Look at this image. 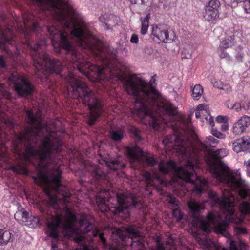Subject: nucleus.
Wrapping results in <instances>:
<instances>
[{"label":"nucleus","mask_w":250,"mask_h":250,"mask_svg":"<svg viewBox=\"0 0 250 250\" xmlns=\"http://www.w3.org/2000/svg\"><path fill=\"white\" fill-rule=\"evenodd\" d=\"M227 155L226 149H220L214 151L212 157L207 160L210 172L218 180L225 182L232 189L241 188L245 186L239 176L234 175L225 166L221 159Z\"/></svg>","instance_id":"6"},{"label":"nucleus","mask_w":250,"mask_h":250,"mask_svg":"<svg viewBox=\"0 0 250 250\" xmlns=\"http://www.w3.org/2000/svg\"><path fill=\"white\" fill-rule=\"evenodd\" d=\"M226 118L223 116L219 115L216 118V121L218 123H224L226 121Z\"/></svg>","instance_id":"51"},{"label":"nucleus","mask_w":250,"mask_h":250,"mask_svg":"<svg viewBox=\"0 0 250 250\" xmlns=\"http://www.w3.org/2000/svg\"><path fill=\"white\" fill-rule=\"evenodd\" d=\"M0 121L3 122L5 124H7V122H9V121H7V119L5 117V114L3 112L0 111Z\"/></svg>","instance_id":"50"},{"label":"nucleus","mask_w":250,"mask_h":250,"mask_svg":"<svg viewBox=\"0 0 250 250\" xmlns=\"http://www.w3.org/2000/svg\"><path fill=\"white\" fill-rule=\"evenodd\" d=\"M221 3L218 0L209 1L205 5L203 11V17L208 21H213L219 17V9Z\"/></svg>","instance_id":"12"},{"label":"nucleus","mask_w":250,"mask_h":250,"mask_svg":"<svg viewBox=\"0 0 250 250\" xmlns=\"http://www.w3.org/2000/svg\"><path fill=\"white\" fill-rule=\"evenodd\" d=\"M0 47L6 43H9L13 40V34L9 29H0Z\"/></svg>","instance_id":"22"},{"label":"nucleus","mask_w":250,"mask_h":250,"mask_svg":"<svg viewBox=\"0 0 250 250\" xmlns=\"http://www.w3.org/2000/svg\"><path fill=\"white\" fill-rule=\"evenodd\" d=\"M244 245L240 244L237 245L233 241H231L230 245V250H242Z\"/></svg>","instance_id":"39"},{"label":"nucleus","mask_w":250,"mask_h":250,"mask_svg":"<svg viewBox=\"0 0 250 250\" xmlns=\"http://www.w3.org/2000/svg\"><path fill=\"white\" fill-rule=\"evenodd\" d=\"M243 167L246 169L247 175L250 177V159L244 161Z\"/></svg>","instance_id":"40"},{"label":"nucleus","mask_w":250,"mask_h":250,"mask_svg":"<svg viewBox=\"0 0 250 250\" xmlns=\"http://www.w3.org/2000/svg\"><path fill=\"white\" fill-rule=\"evenodd\" d=\"M239 195L242 198H245L248 195V191L246 189L242 188L239 191Z\"/></svg>","instance_id":"48"},{"label":"nucleus","mask_w":250,"mask_h":250,"mask_svg":"<svg viewBox=\"0 0 250 250\" xmlns=\"http://www.w3.org/2000/svg\"><path fill=\"white\" fill-rule=\"evenodd\" d=\"M44 192L45 194L49 197V201L48 204L50 206H52L53 208H55L57 207V199L55 196H53L51 194L50 190L49 188H47L45 189Z\"/></svg>","instance_id":"31"},{"label":"nucleus","mask_w":250,"mask_h":250,"mask_svg":"<svg viewBox=\"0 0 250 250\" xmlns=\"http://www.w3.org/2000/svg\"><path fill=\"white\" fill-rule=\"evenodd\" d=\"M225 49L218 48V54L219 57L222 59H226L228 61L231 60V58L229 55V54L225 51Z\"/></svg>","instance_id":"35"},{"label":"nucleus","mask_w":250,"mask_h":250,"mask_svg":"<svg viewBox=\"0 0 250 250\" xmlns=\"http://www.w3.org/2000/svg\"><path fill=\"white\" fill-rule=\"evenodd\" d=\"M10 97L9 92L4 84H0V99L6 98L8 99Z\"/></svg>","instance_id":"34"},{"label":"nucleus","mask_w":250,"mask_h":250,"mask_svg":"<svg viewBox=\"0 0 250 250\" xmlns=\"http://www.w3.org/2000/svg\"><path fill=\"white\" fill-rule=\"evenodd\" d=\"M214 222V216L212 214L209 213L207 216L206 219H202V218L198 216L193 221L194 224L199 229L204 232H207L209 230V225Z\"/></svg>","instance_id":"17"},{"label":"nucleus","mask_w":250,"mask_h":250,"mask_svg":"<svg viewBox=\"0 0 250 250\" xmlns=\"http://www.w3.org/2000/svg\"><path fill=\"white\" fill-rule=\"evenodd\" d=\"M52 248L53 250H58V246L55 244H53L52 245Z\"/></svg>","instance_id":"60"},{"label":"nucleus","mask_w":250,"mask_h":250,"mask_svg":"<svg viewBox=\"0 0 250 250\" xmlns=\"http://www.w3.org/2000/svg\"><path fill=\"white\" fill-rule=\"evenodd\" d=\"M5 67V62L2 56H0V67L4 68Z\"/></svg>","instance_id":"56"},{"label":"nucleus","mask_w":250,"mask_h":250,"mask_svg":"<svg viewBox=\"0 0 250 250\" xmlns=\"http://www.w3.org/2000/svg\"><path fill=\"white\" fill-rule=\"evenodd\" d=\"M12 236L10 231L0 229V246L6 245L12 239Z\"/></svg>","instance_id":"23"},{"label":"nucleus","mask_w":250,"mask_h":250,"mask_svg":"<svg viewBox=\"0 0 250 250\" xmlns=\"http://www.w3.org/2000/svg\"><path fill=\"white\" fill-rule=\"evenodd\" d=\"M163 143L166 146L176 150L183 159L188 158V160L186 164L179 167H176L174 161H162L158 166L160 172L164 174L171 172L173 174L172 180L182 186H184V183H192L195 179L194 190L197 194H202L206 190L207 183L204 179L193 174L195 169L200 167L198 153L202 151H208L210 147H216L219 141L209 136L206 138L204 143L198 141L193 146L189 140L174 134L166 137Z\"/></svg>","instance_id":"2"},{"label":"nucleus","mask_w":250,"mask_h":250,"mask_svg":"<svg viewBox=\"0 0 250 250\" xmlns=\"http://www.w3.org/2000/svg\"><path fill=\"white\" fill-rule=\"evenodd\" d=\"M246 130V129L241 125H240V124L237 121L234 123L232 127V132L235 135H240L245 132Z\"/></svg>","instance_id":"28"},{"label":"nucleus","mask_w":250,"mask_h":250,"mask_svg":"<svg viewBox=\"0 0 250 250\" xmlns=\"http://www.w3.org/2000/svg\"><path fill=\"white\" fill-rule=\"evenodd\" d=\"M209 197L215 203H218L222 212L226 214L224 220L215 224V228L217 233L227 237L229 235L227 231L229 223L233 222L234 218V197L229 191L226 190L223 193V196L221 198H219L215 192L210 191Z\"/></svg>","instance_id":"8"},{"label":"nucleus","mask_w":250,"mask_h":250,"mask_svg":"<svg viewBox=\"0 0 250 250\" xmlns=\"http://www.w3.org/2000/svg\"><path fill=\"white\" fill-rule=\"evenodd\" d=\"M228 108H230L231 109H234L235 111L237 112L240 111L242 109V106L241 105V104L239 103H235L233 106L229 107V106H228Z\"/></svg>","instance_id":"42"},{"label":"nucleus","mask_w":250,"mask_h":250,"mask_svg":"<svg viewBox=\"0 0 250 250\" xmlns=\"http://www.w3.org/2000/svg\"><path fill=\"white\" fill-rule=\"evenodd\" d=\"M31 126L26 127L12 142L13 151L27 162L37 159V176L42 182L50 184L52 188L64 197L70 196L67 188L60 184L62 174L59 166H55V155L61 151L62 143L55 131L49 132L47 125L42 123L40 111H26Z\"/></svg>","instance_id":"1"},{"label":"nucleus","mask_w":250,"mask_h":250,"mask_svg":"<svg viewBox=\"0 0 250 250\" xmlns=\"http://www.w3.org/2000/svg\"><path fill=\"white\" fill-rule=\"evenodd\" d=\"M204 113H202L201 111H199L196 110L195 112V116L197 118H200L201 117L202 114H203Z\"/></svg>","instance_id":"59"},{"label":"nucleus","mask_w":250,"mask_h":250,"mask_svg":"<svg viewBox=\"0 0 250 250\" xmlns=\"http://www.w3.org/2000/svg\"><path fill=\"white\" fill-rule=\"evenodd\" d=\"M192 97L194 100H198L203 95L204 89L200 84H196L193 87H191Z\"/></svg>","instance_id":"26"},{"label":"nucleus","mask_w":250,"mask_h":250,"mask_svg":"<svg viewBox=\"0 0 250 250\" xmlns=\"http://www.w3.org/2000/svg\"><path fill=\"white\" fill-rule=\"evenodd\" d=\"M126 152L129 158L133 161L140 162L149 166H153L156 162L153 156L143 154L138 146L127 147Z\"/></svg>","instance_id":"11"},{"label":"nucleus","mask_w":250,"mask_h":250,"mask_svg":"<svg viewBox=\"0 0 250 250\" xmlns=\"http://www.w3.org/2000/svg\"><path fill=\"white\" fill-rule=\"evenodd\" d=\"M46 44L44 40L38 41L37 43L29 42L28 45L32 49L33 52V64L36 70V74L39 76L44 75L47 70L52 72L59 73L62 69L60 61L56 60H51L49 55L43 53L42 47Z\"/></svg>","instance_id":"7"},{"label":"nucleus","mask_w":250,"mask_h":250,"mask_svg":"<svg viewBox=\"0 0 250 250\" xmlns=\"http://www.w3.org/2000/svg\"><path fill=\"white\" fill-rule=\"evenodd\" d=\"M205 119L209 125H210L211 127H213L214 126V121L213 117L211 116L208 115L207 117H206Z\"/></svg>","instance_id":"44"},{"label":"nucleus","mask_w":250,"mask_h":250,"mask_svg":"<svg viewBox=\"0 0 250 250\" xmlns=\"http://www.w3.org/2000/svg\"><path fill=\"white\" fill-rule=\"evenodd\" d=\"M236 232L237 234H243L246 233V230L242 228L238 227L236 229Z\"/></svg>","instance_id":"55"},{"label":"nucleus","mask_w":250,"mask_h":250,"mask_svg":"<svg viewBox=\"0 0 250 250\" xmlns=\"http://www.w3.org/2000/svg\"><path fill=\"white\" fill-rule=\"evenodd\" d=\"M109 200V192L106 190H101L96 196V203L102 212H106L110 209L107 204Z\"/></svg>","instance_id":"16"},{"label":"nucleus","mask_w":250,"mask_h":250,"mask_svg":"<svg viewBox=\"0 0 250 250\" xmlns=\"http://www.w3.org/2000/svg\"><path fill=\"white\" fill-rule=\"evenodd\" d=\"M229 128V125L227 122L223 123L221 125V129L223 131L228 130Z\"/></svg>","instance_id":"54"},{"label":"nucleus","mask_w":250,"mask_h":250,"mask_svg":"<svg viewBox=\"0 0 250 250\" xmlns=\"http://www.w3.org/2000/svg\"><path fill=\"white\" fill-rule=\"evenodd\" d=\"M123 132L120 131H112L110 134L111 138L115 141H119L123 138Z\"/></svg>","instance_id":"33"},{"label":"nucleus","mask_w":250,"mask_h":250,"mask_svg":"<svg viewBox=\"0 0 250 250\" xmlns=\"http://www.w3.org/2000/svg\"><path fill=\"white\" fill-rule=\"evenodd\" d=\"M112 235L113 237L117 236L122 240H125L126 238L130 239L132 250H146L142 242L143 238L134 227H129L125 230L116 228L113 231Z\"/></svg>","instance_id":"9"},{"label":"nucleus","mask_w":250,"mask_h":250,"mask_svg":"<svg viewBox=\"0 0 250 250\" xmlns=\"http://www.w3.org/2000/svg\"><path fill=\"white\" fill-rule=\"evenodd\" d=\"M177 213L179 214L178 218L179 220H180L182 218V215L180 211L178 209H176L173 211V214L176 215Z\"/></svg>","instance_id":"58"},{"label":"nucleus","mask_w":250,"mask_h":250,"mask_svg":"<svg viewBox=\"0 0 250 250\" xmlns=\"http://www.w3.org/2000/svg\"><path fill=\"white\" fill-rule=\"evenodd\" d=\"M220 89L224 90L227 92H230L231 91V87L230 85L228 83H222V85Z\"/></svg>","instance_id":"41"},{"label":"nucleus","mask_w":250,"mask_h":250,"mask_svg":"<svg viewBox=\"0 0 250 250\" xmlns=\"http://www.w3.org/2000/svg\"><path fill=\"white\" fill-rule=\"evenodd\" d=\"M243 57V54L241 53H238L235 56L236 59L239 62L242 61Z\"/></svg>","instance_id":"57"},{"label":"nucleus","mask_w":250,"mask_h":250,"mask_svg":"<svg viewBox=\"0 0 250 250\" xmlns=\"http://www.w3.org/2000/svg\"><path fill=\"white\" fill-rule=\"evenodd\" d=\"M205 106L206 105L204 104H200L197 106L196 110L201 111L202 113H204V112H205L204 107H205Z\"/></svg>","instance_id":"53"},{"label":"nucleus","mask_w":250,"mask_h":250,"mask_svg":"<svg viewBox=\"0 0 250 250\" xmlns=\"http://www.w3.org/2000/svg\"><path fill=\"white\" fill-rule=\"evenodd\" d=\"M237 122L243 126L246 129L250 125V117L247 115H243L241 117Z\"/></svg>","instance_id":"30"},{"label":"nucleus","mask_w":250,"mask_h":250,"mask_svg":"<svg viewBox=\"0 0 250 250\" xmlns=\"http://www.w3.org/2000/svg\"><path fill=\"white\" fill-rule=\"evenodd\" d=\"M67 83V94L73 99L79 97L84 104L87 105L90 110L88 124L92 125L103 112L101 102L98 100L94 92L90 90L86 83L81 79L74 77L70 73L66 78Z\"/></svg>","instance_id":"5"},{"label":"nucleus","mask_w":250,"mask_h":250,"mask_svg":"<svg viewBox=\"0 0 250 250\" xmlns=\"http://www.w3.org/2000/svg\"><path fill=\"white\" fill-rule=\"evenodd\" d=\"M211 83H212L214 87H217L219 89L221 88V87L222 85V83L221 81H217L215 79L212 80L211 81Z\"/></svg>","instance_id":"46"},{"label":"nucleus","mask_w":250,"mask_h":250,"mask_svg":"<svg viewBox=\"0 0 250 250\" xmlns=\"http://www.w3.org/2000/svg\"><path fill=\"white\" fill-rule=\"evenodd\" d=\"M14 217L18 221L24 223L25 225H30L35 219L34 216L29 214V212L24 209L17 211L14 215Z\"/></svg>","instance_id":"21"},{"label":"nucleus","mask_w":250,"mask_h":250,"mask_svg":"<svg viewBox=\"0 0 250 250\" xmlns=\"http://www.w3.org/2000/svg\"><path fill=\"white\" fill-rule=\"evenodd\" d=\"M22 19L24 27L22 28L21 31L25 34L27 30L34 31L37 29L38 24L33 21L34 16L29 13H24L22 15Z\"/></svg>","instance_id":"19"},{"label":"nucleus","mask_w":250,"mask_h":250,"mask_svg":"<svg viewBox=\"0 0 250 250\" xmlns=\"http://www.w3.org/2000/svg\"><path fill=\"white\" fill-rule=\"evenodd\" d=\"M196 240L198 243L202 246L203 248L207 250H220L221 246L219 243H216L215 242L211 240H208L205 238L203 235H200L198 234L195 235ZM222 250H228L225 248H223Z\"/></svg>","instance_id":"15"},{"label":"nucleus","mask_w":250,"mask_h":250,"mask_svg":"<svg viewBox=\"0 0 250 250\" xmlns=\"http://www.w3.org/2000/svg\"><path fill=\"white\" fill-rule=\"evenodd\" d=\"M106 164L110 169L113 170L122 169L125 166L124 163L121 162L119 159L107 161L106 162Z\"/></svg>","instance_id":"24"},{"label":"nucleus","mask_w":250,"mask_h":250,"mask_svg":"<svg viewBox=\"0 0 250 250\" xmlns=\"http://www.w3.org/2000/svg\"><path fill=\"white\" fill-rule=\"evenodd\" d=\"M243 108L248 113H250V101L245 104L243 106Z\"/></svg>","instance_id":"52"},{"label":"nucleus","mask_w":250,"mask_h":250,"mask_svg":"<svg viewBox=\"0 0 250 250\" xmlns=\"http://www.w3.org/2000/svg\"><path fill=\"white\" fill-rule=\"evenodd\" d=\"M211 134L213 135V136L219 139H225L226 137L224 134H223L221 132L214 129H212Z\"/></svg>","instance_id":"38"},{"label":"nucleus","mask_w":250,"mask_h":250,"mask_svg":"<svg viewBox=\"0 0 250 250\" xmlns=\"http://www.w3.org/2000/svg\"><path fill=\"white\" fill-rule=\"evenodd\" d=\"M46 232L48 235L55 239L59 237V226H62L63 231L67 236L74 237L76 243L82 242L84 239L83 234L91 232L94 237L99 236L104 245L106 244V239L103 233L99 234V230L95 229L91 232L93 227L91 223L80 214L75 215L69 209H66L62 214H57L52 216L47 221Z\"/></svg>","instance_id":"4"},{"label":"nucleus","mask_w":250,"mask_h":250,"mask_svg":"<svg viewBox=\"0 0 250 250\" xmlns=\"http://www.w3.org/2000/svg\"><path fill=\"white\" fill-rule=\"evenodd\" d=\"M150 15L149 14H147L145 17L144 18H141L140 21L141 22V28L140 33L142 35H145L147 33L148 28L149 27V20L150 19Z\"/></svg>","instance_id":"25"},{"label":"nucleus","mask_w":250,"mask_h":250,"mask_svg":"<svg viewBox=\"0 0 250 250\" xmlns=\"http://www.w3.org/2000/svg\"><path fill=\"white\" fill-rule=\"evenodd\" d=\"M11 169L17 173L27 174V170L23 164H18L16 166H12Z\"/></svg>","instance_id":"29"},{"label":"nucleus","mask_w":250,"mask_h":250,"mask_svg":"<svg viewBox=\"0 0 250 250\" xmlns=\"http://www.w3.org/2000/svg\"><path fill=\"white\" fill-rule=\"evenodd\" d=\"M130 132L134 135L138 141L141 140V138L140 135V131L137 128L134 126H131L130 128Z\"/></svg>","instance_id":"37"},{"label":"nucleus","mask_w":250,"mask_h":250,"mask_svg":"<svg viewBox=\"0 0 250 250\" xmlns=\"http://www.w3.org/2000/svg\"><path fill=\"white\" fill-rule=\"evenodd\" d=\"M151 35L154 41L164 43L171 42L175 40L174 32L169 34L167 30L157 25L153 26Z\"/></svg>","instance_id":"13"},{"label":"nucleus","mask_w":250,"mask_h":250,"mask_svg":"<svg viewBox=\"0 0 250 250\" xmlns=\"http://www.w3.org/2000/svg\"><path fill=\"white\" fill-rule=\"evenodd\" d=\"M233 45V40L231 37H229L223 40L219 45V48L227 49L232 46Z\"/></svg>","instance_id":"32"},{"label":"nucleus","mask_w":250,"mask_h":250,"mask_svg":"<svg viewBox=\"0 0 250 250\" xmlns=\"http://www.w3.org/2000/svg\"><path fill=\"white\" fill-rule=\"evenodd\" d=\"M143 177L147 184L155 186L157 184H162L164 182L158 172L153 170L152 173L145 171L143 174Z\"/></svg>","instance_id":"18"},{"label":"nucleus","mask_w":250,"mask_h":250,"mask_svg":"<svg viewBox=\"0 0 250 250\" xmlns=\"http://www.w3.org/2000/svg\"><path fill=\"white\" fill-rule=\"evenodd\" d=\"M132 4H145L148 0H129Z\"/></svg>","instance_id":"47"},{"label":"nucleus","mask_w":250,"mask_h":250,"mask_svg":"<svg viewBox=\"0 0 250 250\" xmlns=\"http://www.w3.org/2000/svg\"><path fill=\"white\" fill-rule=\"evenodd\" d=\"M188 206L190 211L193 214L198 213L201 209L204 208V207L201 204L194 201H189L188 202Z\"/></svg>","instance_id":"27"},{"label":"nucleus","mask_w":250,"mask_h":250,"mask_svg":"<svg viewBox=\"0 0 250 250\" xmlns=\"http://www.w3.org/2000/svg\"><path fill=\"white\" fill-rule=\"evenodd\" d=\"M130 41L131 43H137L139 41L138 36L135 34H132L131 37Z\"/></svg>","instance_id":"49"},{"label":"nucleus","mask_w":250,"mask_h":250,"mask_svg":"<svg viewBox=\"0 0 250 250\" xmlns=\"http://www.w3.org/2000/svg\"><path fill=\"white\" fill-rule=\"evenodd\" d=\"M240 210L244 214L250 213V205L248 202H244L240 206Z\"/></svg>","instance_id":"36"},{"label":"nucleus","mask_w":250,"mask_h":250,"mask_svg":"<svg viewBox=\"0 0 250 250\" xmlns=\"http://www.w3.org/2000/svg\"><path fill=\"white\" fill-rule=\"evenodd\" d=\"M8 80L9 84H13L14 90L20 95L27 96L30 95L33 91V86L27 79L17 73L11 74Z\"/></svg>","instance_id":"10"},{"label":"nucleus","mask_w":250,"mask_h":250,"mask_svg":"<svg viewBox=\"0 0 250 250\" xmlns=\"http://www.w3.org/2000/svg\"><path fill=\"white\" fill-rule=\"evenodd\" d=\"M250 145V136H246L237 139L232 145L233 150L237 153L247 150Z\"/></svg>","instance_id":"20"},{"label":"nucleus","mask_w":250,"mask_h":250,"mask_svg":"<svg viewBox=\"0 0 250 250\" xmlns=\"http://www.w3.org/2000/svg\"><path fill=\"white\" fill-rule=\"evenodd\" d=\"M124 86L128 94L135 97V113L139 117L148 118V124L153 128L157 127L159 124V119L153 114V111L160 116L176 114L175 106L163 99L157 90L138 75L134 74L126 77Z\"/></svg>","instance_id":"3"},{"label":"nucleus","mask_w":250,"mask_h":250,"mask_svg":"<svg viewBox=\"0 0 250 250\" xmlns=\"http://www.w3.org/2000/svg\"><path fill=\"white\" fill-rule=\"evenodd\" d=\"M83 250H91L87 246L84 245V246H83Z\"/></svg>","instance_id":"61"},{"label":"nucleus","mask_w":250,"mask_h":250,"mask_svg":"<svg viewBox=\"0 0 250 250\" xmlns=\"http://www.w3.org/2000/svg\"><path fill=\"white\" fill-rule=\"evenodd\" d=\"M243 7L246 13L250 14V0L244 3Z\"/></svg>","instance_id":"43"},{"label":"nucleus","mask_w":250,"mask_h":250,"mask_svg":"<svg viewBox=\"0 0 250 250\" xmlns=\"http://www.w3.org/2000/svg\"><path fill=\"white\" fill-rule=\"evenodd\" d=\"M151 250H165V248L163 244H160V242L157 241L156 246L152 247Z\"/></svg>","instance_id":"45"},{"label":"nucleus","mask_w":250,"mask_h":250,"mask_svg":"<svg viewBox=\"0 0 250 250\" xmlns=\"http://www.w3.org/2000/svg\"><path fill=\"white\" fill-rule=\"evenodd\" d=\"M117 200L118 206L115 208L116 212H122L131 206H136V202L132 197L125 196L124 195L117 194Z\"/></svg>","instance_id":"14"}]
</instances>
